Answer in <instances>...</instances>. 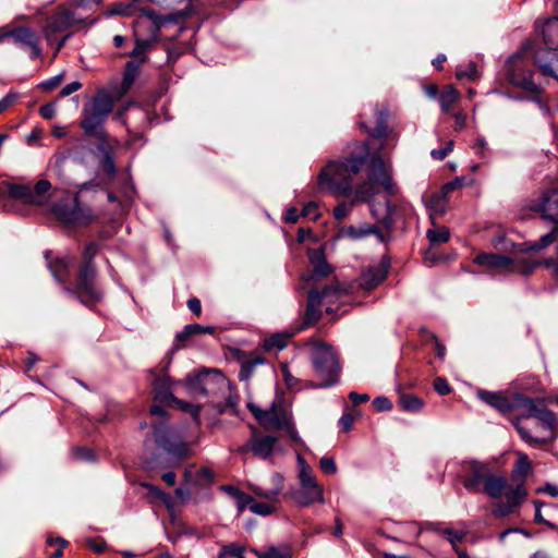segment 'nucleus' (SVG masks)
<instances>
[{
    "label": "nucleus",
    "instance_id": "nucleus-8",
    "mask_svg": "<svg viewBox=\"0 0 558 558\" xmlns=\"http://www.w3.org/2000/svg\"><path fill=\"white\" fill-rule=\"evenodd\" d=\"M534 210L547 223L549 231L539 239V244H553L558 241V190L553 189L543 193Z\"/></svg>",
    "mask_w": 558,
    "mask_h": 558
},
{
    "label": "nucleus",
    "instance_id": "nucleus-34",
    "mask_svg": "<svg viewBox=\"0 0 558 558\" xmlns=\"http://www.w3.org/2000/svg\"><path fill=\"white\" fill-rule=\"evenodd\" d=\"M532 470V463L526 454L520 453L512 469V478L518 483H524V478Z\"/></svg>",
    "mask_w": 558,
    "mask_h": 558
},
{
    "label": "nucleus",
    "instance_id": "nucleus-24",
    "mask_svg": "<svg viewBox=\"0 0 558 558\" xmlns=\"http://www.w3.org/2000/svg\"><path fill=\"white\" fill-rule=\"evenodd\" d=\"M155 400L161 403H171L174 399L172 393V383L167 373H162L155 377L153 381Z\"/></svg>",
    "mask_w": 558,
    "mask_h": 558
},
{
    "label": "nucleus",
    "instance_id": "nucleus-30",
    "mask_svg": "<svg viewBox=\"0 0 558 558\" xmlns=\"http://www.w3.org/2000/svg\"><path fill=\"white\" fill-rule=\"evenodd\" d=\"M119 146V142L117 140L101 142L99 145V149L102 151V160H101V170L108 175L113 177L117 172L114 160L111 154V150Z\"/></svg>",
    "mask_w": 558,
    "mask_h": 558
},
{
    "label": "nucleus",
    "instance_id": "nucleus-49",
    "mask_svg": "<svg viewBox=\"0 0 558 558\" xmlns=\"http://www.w3.org/2000/svg\"><path fill=\"white\" fill-rule=\"evenodd\" d=\"M440 534L452 545L453 548L457 544L462 542L465 537V533L453 529L446 527L440 531Z\"/></svg>",
    "mask_w": 558,
    "mask_h": 558
},
{
    "label": "nucleus",
    "instance_id": "nucleus-45",
    "mask_svg": "<svg viewBox=\"0 0 558 558\" xmlns=\"http://www.w3.org/2000/svg\"><path fill=\"white\" fill-rule=\"evenodd\" d=\"M9 195L12 198L20 199L25 204L33 205V198L29 186L13 184L9 187Z\"/></svg>",
    "mask_w": 558,
    "mask_h": 558
},
{
    "label": "nucleus",
    "instance_id": "nucleus-19",
    "mask_svg": "<svg viewBox=\"0 0 558 558\" xmlns=\"http://www.w3.org/2000/svg\"><path fill=\"white\" fill-rule=\"evenodd\" d=\"M389 268V258L387 256H383L377 265H372L362 271L359 287L364 290H373L377 288L386 279Z\"/></svg>",
    "mask_w": 558,
    "mask_h": 558
},
{
    "label": "nucleus",
    "instance_id": "nucleus-12",
    "mask_svg": "<svg viewBox=\"0 0 558 558\" xmlns=\"http://www.w3.org/2000/svg\"><path fill=\"white\" fill-rule=\"evenodd\" d=\"M532 417L539 421L543 435L534 437L524 426L517 423L515 427L521 438L532 446H541L551 441L555 438L554 432L558 427V418L555 413L542 405Z\"/></svg>",
    "mask_w": 558,
    "mask_h": 558
},
{
    "label": "nucleus",
    "instance_id": "nucleus-21",
    "mask_svg": "<svg viewBox=\"0 0 558 558\" xmlns=\"http://www.w3.org/2000/svg\"><path fill=\"white\" fill-rule=\"evenodd\" d=\"M105 121V117L95 112L89 107H85L80 126L83 129L85 134L94 136L100 142H107L109 140V135L102 128Z\"/></svg>",
    "mask_w": 558,
    "mask_h": 558
},
{
    "label": "nucleus",
    "instance_id": "nucleus-3",
    "mask_svg": "<svg viewBox=\"0 0 558 558\" xmlns=\"http://www.w3.org/2000/svg\"><path fill=\"white\" fill-rule=\"evenodd\" d=\"M95 198L96 192L89 190V184L84 183L71 201L54 204L52 214L64 226L86 227L99 217Z\"/></svg>",
    "mask_w": 558,
    "mask_h": 558
},
{
    "label": "nucleus",
    "instance_id": "nucleus-11",
    "mask_svg": "<svg viewBox=\"0 0 558 558\" xmlns=\"http://www.w3.org/2000/svg\"><path fill=\"white\" fill-rule=\"evenodd\" d=\"M345 292L347 290L338 283L328 286L324 288L322 291L314 289L310 290L307 306L305 310V322L300 329H304L311 326L320 318V306L324 303H332L335 300H337L341 294Z\"/></svg>",
    "mask_w": 558,
    "mask_h": 558
},
{
    "label": "nucleus",
    "instance_id": "nucleus-58",
    "mask_svg": "<svg viewBox=\"0 0 558 558\" xmlns=\"http://www.w3.org/2000/svg\"><path fill=\"white\" fill-rule=\"evenodd\" d=\"M434 388L441 396H446L451 391L448 381L442 377H437L434 380Z\"/></svg>",
    "mask_w": 558,
    "mask_h": 558
},
{
    "label": "nucleus",
    "instance_id": "nucleus-57",
    "mask_svg": "<svg viewBox=\"0 0 558 558\" xmlns=\"http://www.w3.org/2000/svg\"><path fill=\"white\" fill-rule=\"evenodd\" d=\"M301 216V211L294 206L288 207L282 216V220L288 223H295Z\"/></svg>",
    "mask_w": 558,
    "mask_h": 558
},
{
    "label": "nucleus",
    "instance_id": "nucleus-62",
    "mask_svg": "<svg viewBox=\"0 0 558 558\" xmlns=\"http://www.w3.org/2000/svg\"><path fill=\"white\" fill-rule=\"evenodd\" d=\"M82 87V84L78 81L71 82L66 84L60 92L61 97L70 96L71 94L77 92Z\"/></svg>",
    "mask_w": 558,
    "mask_h": 558
},
{
    "label": "nucleus",
    "instance_id": "nucleus-4",
    "mask_svg": "<svg viewBox=\"0 0 558 558\" xmlns=\"http://www.w3.org/2000/svg\"><path fill=\"white\" fill-rule=\"evenodd\" d=\"M305 345L310 350L311 362L320 383L316 388H327L338 383L341 372L337 353L331 345L317 338H311Z\"/></svg>",
    "mask_w": 558,
    "mask_h": 558
},
{
    "label": "nucleus",
    "instance_id": "nucleus-47",
    "mask_svg": "<svg viewBox=\"0 0 558 558\" xmlns=\"http://www.w3.org/2000/svg\"><path fill=\"white\" fill-rule=\"evenodd\" d=\"M134 10H135L134 2H129V3L118 2V3H114L109 9V14L110 15L131 16V15H133Z\"/></svg>",
    "mask_w": 558,
    "mask_h": 558
},
{
    "label": "nucleus",
    "instance_id": "nucleus-50",
    "mask_svg": "<svg viewBox=\"0 0 558 558\" xmlns=\"http://www.w3.org/2000/svg\"><path fill=\"white\" fill-rule=\"evenodd\" d=\"M515 509L512 508L507 501H497L494 504L492 513L496 518H505L512 513Z\"/></svg>",
    "mask_w": 558,
    "mask_h": 558
},
{
    "label": "nucleus",
    "instance_id": "nucleus-29",
    "mask_svg": "<svg viewBox=\"0 0 558 558\" xmlns=\"http://www.w3.org/2000/svg\"><path fill=\"white\" fill-rule=\"evenodd\" d=\"M508 485V480L505 476L490 472L482 492L490 498H499L506 492Z\"/></svg>",
    "mask_w": 558,
    "mask_h": 558
},
{
    "label": "nucleus",
    "instance_id": "nucleus-42",
    "mask_svg": "<svg viewBox=\"0 0 558 558\" xmlns=\"http://www.w3.org/2000/svg\"><path fill=\"white\" fill-rule=\"evenodd\" d=\"M71 263L69 258H57L53 262H49L50 269L59 281L66 279Z\"/></svg>",
    "mask_w": 558,
    "mask_h": 558
},
{
    "label": "nucleus",
    "instance_id": "nucleus-14",
    "mask_svg": "<svg viewBox=\"0 0 558 558\" xmlns=\"http://www.w3.org/2000/svg\"><path fill=\"white\" fill-rule=\"evenodd\" d=\"M154 435L157 445L165 449L177 463L191 454V448L172 429L160 425L154 427Z\"/></svg>",
    "mask_w": 558,
    "mask_h": 558
},
{
    "label": "nucleus",
    "instance_id": "nucleus-63",
    "mask_svg": "<svg viewBox=\"0 0 558 558\" xmlns=\"http://www.w3.org/2000/svg\"><path fill=\"white\" fill-rule=\"evenodd\" d=\"M493 233L496 235L495 244H500L502 242H510L511 244H514V242L507 238V233L505 230L497 226L493 228Z\"/></svg>",
    "mask_w": 558,
    "mask_h": 558
},
{
    "label": "nucleus",
    "instance_id": "nucleus-64",
    "mask_svg": "<svg viewBox=\"0 0 558 558\" xmlns=\"http://www.w3.org/2000/svg\"><path fill=\"white\" fill-rule=\"evenodd\" d=\"M48 544L50 546H53L54 544H58L60 546L54 553H52L49 556V558H60V557H62V555H63L62 548L66 544V542L63 538H57V539L49 538L48 539Z\"/></svg>",
    "mask_w": 558,
    "mask_h": 558
},
{
    "label": "nucleus",
    "instance_id": "nucleus-27",
    "mask_svg": "<svg viewBox=\"0 0 558 558\" xmlns=\"http://www.w3.org/2000/svg\"><path fill=\"white\" fill-rule=\"evenodd\" d=\"M441 248L442 246H426L422 253L424 264L428 267H433L436 265L446 264L447 262L454 258V254L444 253Z\"/></svg>",
    "mask_w": 558,
    "mask_h": 558
},
{
    "label": "nucleus",
    "instance_id": "nucleus-40",
    "mask_svg": "<svg viewBox=\"0 0 558 558\" xmlns=\"http://www.w3.org/2000/svg\"><path fill=\"white\" fill-rule=\"evenodd\" d=\"M427 239L432 244L446 243L450 240L449 229L433 222V228L427 230Z\"/></svg>",
    "mask_w": 558,
    "mask_h": 558
},
{
    "label": "nucleus",
    "instance_id": "nucleus-55",
    "mask_svg": "<svg viewBox=\"0 0 558 558\" xmlns=\"http://www.w3.org/2000/svg\"><path fill=\"white\" fill-rule=\"evenodd\" d=\"M64 78V73H59L56 76H52L39 84V87L46 92H50L54 89Z\"/></svg>",
    "mask_w": 558,
    "mask_h": 558
},
{
    "label": "nucleus",
    "instance_id": "nucleus-20",
    "mask_svg": "<svg viewBox=\"0 0 558 558\" xmlns=\"http://www.w3.org/2000/svg\"><path fill=\"white\" fill-rule=\"evenodd\" d=\"M312 272L304 280H320L328 278L332 271V266L327 262L324 246L310 247L307 251Z\"/></svg>",
    "mask_w": 558,
    "mask_h": 558
},
{
    "label": "nucleus",
    "instance_id": "nucleus-36",
    "mask_svg": "<svg viewBox=\"0 0 558 558\" xmlns=\"http://www.w3.org/2000/svg\"><path fill=\"white\" fill-rule=\"evenodd\" d=\"M515 407L524 411V417H532L536 411L543 405L541 400H534L524 396H517Z\"/></svg>",
    "mask_w": 558,
    "mask_h": 558
},
{
    "label": "nucleus",
    "instance_id": "nucleus-23",
    "mask_svg": "<svg viewBox=\"0 0 558 558\" xmlns=\"http://www.w3.org/2000/svg\"><path fill=\"white\" fill-rule=\"evenodd\" d=\"M13 41L22 47H27L31 50V58L37 59L41 54V49L38 45V36L34 31L27 27H17L12 29Z\"/></svg>",
    "mask_w": 558,
    "mask_h": 558
},
{
    "label": "nucleus",
    "instance_id": "nucleus-61",
    "mask_svg": "<svg viewBox=\"0 0 558 558\" xmlns=\"http://www.w3.org/2000/svg\"><path fill=\"white\" fill-rule=\"evenodd\" d=\"M306 241L314 242L315 236L310 228H300L298 231V242L303 243Z\"/></svg>",
    "mask_w": 558,
    "mask_h": 558
},
{
    "label": "nucleus",
    "instance_id": "nucleus-59",
    "mask_svg": "<svg viewBox=\"0 0 558 558\" xmlns=\"http://www.w3.org/2000/svg\"><path fill=\"white\" fill-rule=\"evenodd\" d=\"M258 558H286V556L276 547H270L265 551L254 550Z\"/></svg>",
    "mask_w": 558,
    "mask_h": 558
},
{
    "label": "nucleus",
    "instance_id": "nucleus-15",
    "mask_svg": "<svg viewBox=\"0 0 558 558\" xmlns=\"http://www.w3.org/2000/svg\"><path fill=\"white\" fill-rule=\"evenodd\" d=\"M145 13L153 21V23L149 25V36L147 38H142L140 36L138 28L143 26V23L137 22L134 29L135 46L129 53L130 57L137 59L140 63L145 62L146 53L151 50L159 35V25L157 24L154 12L151 10H145Z\"/></svg>",
    "mask_w": 558,
    "mask_h": 558
},
{
    "label": "nucleus",
    "instance_id": "nucleus-6",
    "mask_svg": "<svg viewBox=\"0 0 558 558\" xmlns=\"http://www.w3.org/2000/svg\"><path fill=\"white\" fill-rule=\"evenodd\" d=\"M95 255L96 246H86L75 284V292L80 301L85 305H92L100 301L102 296L101 291L96 286V271L92 264Z\"/></svg>",
    "mask_w": 558,
    "mask_h": 558
},
{
    "label": "nucleus",
    "instance_id": "nucleus-17",
    "mask_svg": "<svg viewBox=\"0 0 558 558\" xmlns=\"http://www.w3.org/2000/svg\"><path fill=\"white\" fill-rule=\"evenodd\" d=\"M220 376L221 374L218 371H202L189 374L183 381L178 384L182 385L192 397L206 396L210 390L214 377Z\"/></svg>",
    "mask_w": 558,
    "mask_h": 558
},
{
    "label": "nucleus",
    "instance_id": "nucleus-33",
    "mask_svg": "<svg viewBox=\"0 0 558 558\" xmlns=\"http://www.w3.org/2000/svg\"><path fill=\"white\" fill-rule=\"evenodd\" d=\"M265 363V359L260 355L254 354L248 359L244 360L241 363V368L239 372V379L242 381H248L252 377L254 369L258 365H263Z\"/></svg>",
    "mask_w": 558,
    "mask_h": 558
},
{
    "label": "nucleus",
    "instance_id": "nucleus-52",
    "mask_svg": "<svg viewBox=\"0 0 558 558\" xmlns=\"http://www.w3.org/2000/svg\"><path fill=\"white\" fill-rule=\"evenodd\" d=\"M301 216L308 217L313 220L318 219L320 214H319L317 203L310 202V203L305 204L301 210Z\"/></svg>",
    "mask_w": 558,
    "mask_h": 558
},
{
    "label": "nucleus",
    "instance_id": "nucleus-53",
    "mask_svg": "<svg viewBox=\"0 0 558 558\" xmlns=\"http://www.w3.org/2000/svg\"><path fill=\"white\" fill-rule=\"evenodd\" d=\"M234 501L236 505L238 512L242 513L246 508L250 509L253 501V497L246 493H242L240 496H236V498H234Z\"/></svg>",
    "mask_w": 558,
    "mask_h": 558
},
{
    "label": "nucleus",
    "instance_id": "nucleus-60",
    "mask_svg": "<svg viewBox=\"0 0 558 558\" xmlns=\"http://www.w3.org/2000/svg\"><path fill=\"white\" fill-rule=\"evenodd\" d=\"M374 407L378 411H389L392 409L390 400L386 397H377L373 401Z\"/></svg>",
    "mask_w": 558,
    "mask_h": 558
},
{
    "label": "nucleus",
    "instance_id": "nucleus-41",
    "mask_svg": "<svg viewBox=\"0 0 558 558\" xmlns=\"http://www.w3.org/2000/svg\"><path fill=\"white\" fill-rule=\"evenodd\" d=\"M377 125L369 130L367 125L361 121L360 126L364 129L366 132L371 133L373 136L380 137L384 136L387 132V125H386V118H387V111L386 110H377Z\"/></svg>",
    "mask_w": 558,
    "mask_h": 558
},
{
    "label": "nucleus",
    "instance_id": "nucleus-44",
    "mask_svg": "<svg viewBox=\"0 0 558 558\" xmlns=\"http://www.w3.org/2000/svg\"><path fill=\"white\" fill-rule=\"evenodd\" d=\"M203 332L213 333L214 328L209 326H202L198 324L186 325L184 329L177 335V339L181 342L187 340L190 337Z\"/></svg>",
    "mask_w": 558,
    "mask_h": 558
},
{
    "label": "nucleus",
    "instance_id": "nucleus-18",
    "mask_svg": "<svg viewBox=\"0 0 558 558\" xmlns=\"http://www.w3.org/2000/svg\"><path fill=\"white\" fill-rule=\"evenodd\" d=\"M533 57L534 64L538 68L539 72L544 76L554 77L558 81V51L549 48H534L531 45H526Z\"/></svg>",
    "mask_w": 558,
    "mask_h": 558
},
{
    "label": "nucleus",
    "instance_id": "nucleus-1",
    "mask_svg": "<svg viewBox=\"0 0 558 558\" xmlns=\"http://www.w3.org/2000/svg\"><path fill=\"white\" fill-rule=\"evenodd\" d=\"M398 186L391 178L389 166L380 158H372L368 165L366 180L359 183L354 193H352L351 203L342 202L333 208V216L341 220L348 216L356 203H367L372 216L380 222L386 230H380L377 226L361 223L360 226H350L341 230V234L347 235L353 241H360L367 235H375L378 242H388L389 229L395 220V206H392L389 196L397 195Z\"/></svg>",
    "mask_w": 558,
    "mask_h": 558
},
{
    "label": "nucleus",
    "instance_id": "nucleus-48",
    "mask_svg": "<svg viewBox=\"0 0 558 558\" xmlns=\"http://www.w3.org/2000/svg\"><path fill=\"white\" fill-rule=\"evenodd\" d=\"M171 403H175L182 411L184 412H189L192 414V417L193 420L195 421L196 424L199 423V411H201V405H195V404H192V403H189V402H185L183 400H180L178 398L174 397V399L171 401Z\"/></svg>",
    "mask_w": 558,
    "mask_h": 558
},
{
    "label": "nucleus",
    "instance_id": "nucleus-46",
    "mask_svg": "<svg viewBox=\"0 0 558 558\" xmlns=\"http://www.w3.org/2000/svg\"><path fill=\"white\" fill-rule=\"evenodd\" d=\"M480 72L474 62H469L464 68L459 66L456 72V77L458 80L468 78L470 81H475L480 77Z\"/></svg>",
    "mask_w": 558,
    "mask_h": 558
},
{
    "label": "nucleus",
    "instance_id": "nucleus-54",
    "mask_svg": "<svg viewBox=\"0 0 558 558\" xmlns=\"http://www.w3.org/2000/svg\"><path fill=\"white\" fill-rule=\"evenodd\" d=\"M213 478L214 474L208 468H201L196 471L195 483L198 485L210 483Z\"/></svg>",
    "mask_w": 558,
    "mask_h": 558
},
{
    "label": "nucleus",
    "instance_id": "nucleus-28",
    "mask_svg": "<svg viewBox=\"0 0 558 558\" xmlns=\"http://www.w3.org/2000/svg\"><path fill=\"white\" fill-rule=\"evenodd\" d=\"M541 34L546 48L558 51V17L545 21Z\"/></svg>",
    "mask_w": 558,
    "mask_h": 558
},
{
    "label": "nucleus",
    "instance_id": "nucleus-31",
    "mask_svg": "<svg viewBox=\"0 0 558 558\" xmlns=\"http://www.w3.org/2000/svg\"><path fill=\"white\" fill-rule=\"evenodd\" d=\"M506 496V501L514 509L521 506L524 499L527 496V490L525 488L524 483H517L514 487L509 486L504 493Z\"/></svg>",
    "mask_w": 558,
    "mask_h": 558
},
{
    "label": "nucleus",
    "instance_id": "nucleus-35",
    "mask_svg": "<svg viewBox=\"0 0 558 558\" xmlns=\"http://www.w3.org/2000/svg\"><path fill=\"white\" fill-rule=\"evenodd\" d=\"M399 404L403 411L416 413L423 409L424 402L415 395L402 393L399 397Z\"/></svg>",
    "mask_w": 558,
    "mask_h": 558
},
{
    "label": "nucleus",
    "instance_id": "nucleus-13",
    "mask_svg": "<svg viewBox=\"0 0 558 558\" xmlns=\"http://www.w3.org/2000/svg\"><path fill=\"white\" fill-rule=\"evenodd\" d=\"M247 408L258 423L266 428L283 429L291 421L289 411L280 400H275L267 410H262L253 403H248Z\"/></svg>",
    "mask_w": 558,
    "mask_h": 558
},
{
    "label": "nucleus",
    "instance_id": "nucleus-7",
    "mask_svg": "<svg viewBox=\"0 0 558 558\" xmlns=\"http://www.w3.org/2000/svg\"><path fill=\"white\" fill-rule=\"evenodd\" d=\"M271 487L266 489L259 485H250V490L258 498L265 501H256L253 498L250 511L254 514L267 517L271 515L278 510V497L283 489V476L279 473H274L270 476Z\"/></svg>",
    "mask_w": 558,
    "mask_h": 558
},
{
    "label": "nucleus",
    "instance_id": "nucleus-38",
    "mask_svg": "<svg viewBox=\"0 0 558 558\" xmlns=\"http://www.w3.org/2000/svg\"><path fill=\"white\" fill-rule=\"evenodd\" d=\"M291 335L288 332L275 333L264 340V349L267 351L282 350L287 347Z\"/></svg>",
    "mask_w": 558,
    "mask_h": 558
},
{
    "label": "nucleus",
    "instance_id": "nucleus-25",
    "mask_svg": "<svg viewBox=\"0 0 558 558\" xmlns=\"http://www.w3.org/2000/svg\"><path fill=\"white\" fill-rule=\"evenodd\" d=\"M477 397L502 414L509 413L513 404L500 392L478 390Z\"/></svg>",
    "mask_w": 558,
    "mask_h": 558
},
{
    "label": "nucleus",
    "instance_id": "nucleus-51",
    "mask_svg": "<svg viewBox=\"0 0 558 558\" xmlns=\"http://www.w3.org/2000/svg\"><path fill=\"white\" fill-rule=\"evenodd\" d=\"M243 553V547L238 545H230L223 547V549L219 553L218 558H227L228 556H232L235 558H246Z\"/></svg>",
    "mask_w": 558,
    "mask_h": 558
},
{
    "label": "nucleus",
    "instance_id": "nucleus-5",
    "mask_svg": "<svg viewBox=\"0 0 558 558\" xmlns=\"http://www.w3.org/2000/svg\"><path fill=\"white\" fill-rule=\"evenodd\" d=\"M529 47L524 46L521 51L511 56L505 68L506 76L510 84L525 90L532 96L541 107H543L542 100L538 95L542 88L534 82V72L529 68L527 61L524 59V54L527 53Z\"/></svg>",
    "mask_w": 558,
    "mask_h": 558
},
{
    "label": "nucleus",
    "instance_id": "nucleus-10",
    "mask_svg": "<svg viewBox=\"0 0 558 558\" xmlns=\"http://www.w3.org/2000/svg\"><path fill=\"white\" fill-rule=\"evenodd\" d=\"M83 22L82 19H76L73 13L65 8H61L53 12L44 26V34L48 43L52 44L58 41L57 51H59L69 38L66 31L74 24Z\"/></svg>",
    "mask_w": 558,
    "mask_h": 558
},
{
    "label": "nucleus",
    "instance_id": "nucleus-9",
    "mask_svg": "<svg viewBox=\"0 0 558 558\" xmlns=\"http://www.w3.org/2000/svg\"><path fill=\"white\" fill-rule=\"evenodd\" d=\"M299 481L301 488L294 494V499L300 506H310L315 502H324V488L317 483L311 466L298 456Z\"/></svg>",
    "mask_w": 558,
    "mask_h": 558
},
{
    "label": "nucleus",
    "instance_id": "nucleus-22",
    "mask_svg": "<svg viewBox=\"0 0 558 558\" xmlns=\"http://www.w3.org/2000/svg\"><path fill=\"white\" fill-rule=\"evenodd\" d=\"M276 442L277 438L274 436L253 435V437L239 449V452L245 453L252 451L255 457L267 459L272 453Z\"/></svg>",
    "mask_w": 558,
    "mask_h": 558
},
{
    "label": "nucleus",
    "instance_id": "nucleus-39",
    "mask_svg": "<svg viewBox=\"0 0 558 558\" xmlns=\"http://www.w3.org/2000/svg\"><path fill=\"white\" fill-rule=\"evenodd\" d=\"M51 184L47 180H40L34 189H31L33 205L41 206L46 203V195L50 191Z\"/></svg>",
    "mask_w": 558,
    "mask_h": 558
},
{
    "label": "nucleus",
    "instance_id": "nucleus-16",
    "mask_svg": "<svg viewBox=\"0 0 558 558\" xmlns=\"http://www.w3.org/2000/svg\"><path fill=\"white\" fill-rule=\"evenodd\" d=\"M463 470L465 473L462 478L464 488L472 494L482 493L492 472L489 465L477 461H470L464 463Z\"/></svg>",
    "mask_w": 558,
    "mask_h": 558
},
{
    "label": "nucleus",
    "instance_id": "nucleus-26",
    "mask_svg": "<svg viewBox=\"0 0 558 558\" xmlns=\"http://www.w3.org/2000/svg\"><path fill=\"white\" fill-rule=\"evenodd\" d=\"M120 98L119 93L116 96H111L107 90L102 89L97 92L89 108L107 119L113 109L114 101Z\"/></svg>",
    "mask_w": 558,
    "mask_h": 558
},
{
    "label": "nucleus",
    "instance_id": "nucleus-56",
    "mask_svg": "<svg viewBox=\"0 0 558 558\" xmlns=\"http://www.w3.org/2000/svg\"><path fill=\"white\" fill-rule=\"evenodd\" d=\"M319 466L324 473L335 474L337 472V465L331 457H324L319 461Z\"/></svg>",
    "mask_w": 558,
    "mask_h": 558
},
{
    "label": "nucleus",
    "instance_id": "nucleus-32",
    "mask_svg": "<svg viewBox=\"0 0 558 558\" xmlns=\"http://www.w3.org/2000/svg\"><path fill=\"white\" fill-rule=\"evenodd\" d=\"M427 207L429 208V217L434 221L437 217L445 214L447 209V201L445 193L433 194L428 197Z\"/></svg>",
    "mask_w": 558,
    "mask_h": 558
},
{
    "label": "nucleus",
    "instance_id": "nucleus-43",
    "mask_svg": "<svg viewBox=\"0 0 558 558\" xmlns=\"http://www.w3.org/2000/svg\"><path fill=\"white\" fill-rule=\"evenodd\" d=\"M140 66V62L136 63L134 61H129L125 66V74L122 81L121 90L119 92V97H122L131 87L135 75L137 73Z\"/></svg>",
    "mask_w": 558,
    "mask_h": 558
},
{
    "label": "nucleus",
    "instance_id": "nucleus-37",
    "mask_svg": "<svg viewBox=\"0 0 558 558\" xmlns=\"http://www.w3.org/2000/svg\"><path fill=\"white\" fill-rule=\"evenodd\" d=\"M460 99L459 92L452 86H446L439 96L441 110L447 112Z\"/></svg>",
    "mask_w": 558,
    "mask_h": 558
},
{
    "label": "nucleus",
    "instance_id": "nucleus-2",
    "mask_svg": "<svg viewBox=\"0 0 558 558\" xmlns=\"http://www.w3.org/2000/svg\"><path fill=\"white\" fill-rule=\"evenodd\" d=\"M366 151L359 156H350L330 160L317 175V187L336 197H348L354 193L353 179L365 163Z\"/></svg>",
    "mask_w": 558,
    "mask_h": 558
}]
</instances>
